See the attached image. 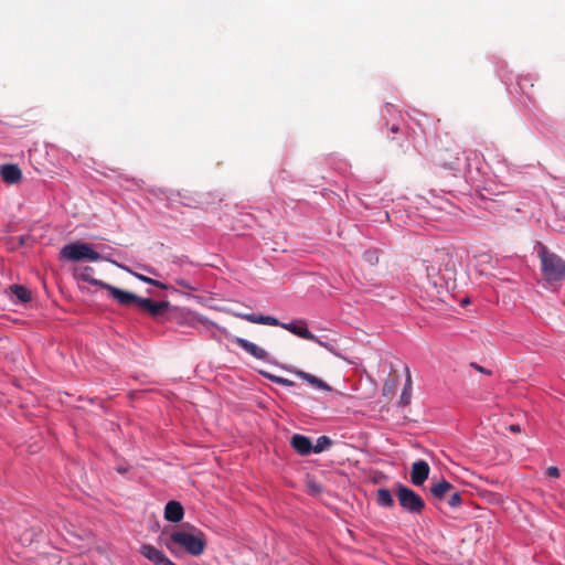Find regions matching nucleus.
Listing matches in <instances>:
<instances>
[{"label": "nucleus", "instance_id": "nucleus-1", "mask_svg": "<svg viewBox=\"0 0 565 565\" xmlns=\"http://www.w3.org/2000/svg\"><path fill=\"white\" fill-rule=\"evenodd\" d=\"M420 287L428 298H439L454 287L457 265L454 256L445 248L429 253L417 268Z\"/></svg>", "mask_w": 565, "mask_h": 565}, {"label": "nucleus", "instance_id": "nucleus-2", "mask_svg": "<svg viewBox=\"0 0 565 565\" xmlns=\"http://www.w3.org/2000/svg\"><path fill=\"white\" fill-rule=\"evenodd\" d=\"M164 546L173 555H178V548H182L192 556H200L206 548V537L201 530L194 526H190L189 530L182 527L169 535L164 541Z\"/></svg>", "mask_w": 565, "mask_h": 565}, {"label": "nucleus", "instance_id": "nucleus-3", "mask_svg": "<svg viewBox=\"0 0 565 565\" xmlns=\"http://www.w3.org/2000/svg\"><path fill=\"white\" fill-rule=\"evenodd\" d=\"M540 258L542 273L547 281L553 282L565 279V260L558 255L543 247L540 250Z\"/></svg>", "mask_w": 565, "mask_h": 565}, {"label": "nucleus", "instance_id": "nucleus-4", "mask_svg": "<svg viewBox=\"0 0 565 565\" xmlns=\"http://www.w3.org/2000/svg\"><path fill=\"white\" fill-rule=\"evenodd\" d=\"M60 257L71 262H81L84 259L97 262L102 259L99 253L94 250L89 244L83 242H74L64 245L60 252Z\"/></svg>", "mask_w": 565, "mask_h": 565}, {"label": "nucleus", "instance_id": "nucleus-5", "mask_svg": "<svg viewBox=\"0 0 565 565\" xmlns=\"http://www.w3.org/2000/svg\"><path fill=\"white\" fill-rule=\"evenodd\" d=\"M396 497L402 509L409 513L419 514L425 509L422 497L402 483L397 484Z\"/></svg>", "mask_w": 565, "mask_h": 565}, {"label": "nucleus", "instance_id": "nucleus-6", "mask_svg": "<svg viewBox=\"0 0 565 565\" xmlns=\"http://www.w3.org/2000/svg\"><path fill=\"white\" fill-rule=\"evenodd\" d=\"M138 308L148 313L151 318L158 321L171 320L170 315L171 303L169 301H153L150 298H141L138 302Z\"/></svg>", "mask_w": 565, "mask_h": 565}, {"label": "nucleus", "instance_id": "nucleus-7", "mask_svg": "<svg viewBox=\"0 0 565 565\" xmlns=\"http://www.w3.org/2000/svg\"><path fill=\"white\" fill-rule=\"evenodd\" d=\"M462 153V148L458 143L451 142L449 146L439 150V162L448 169L457 170L459 168L460 156Z\"/></svg>", "mask_w": 565, "mask_h": 565}, {"label": "nucleus", "instance_id": "nucleus-8", "mask_svg": "<svg viewBox=\"0 0 565 565\" xmlns=\"http://www.w3.org/2000/svg\"><path fill=\"white\" fill-rule=\"evenodd\" d=\"M281 328L288 330L292 334L302 338L305 340L313 341L321 347L329 348L327 343L321 341L318 337H316L307 327V322L305 320H299L296 322L281 323Z\"/></svg>", "mask_w": 565, "mask_h": 565}, {"label": "nucleus", "instance_id": "nucleus-9", "mask_svg": "<svg viewBox=\"0 0 565 565\" xmlns=\"http://www.w3.org/2000/svg\"><path fill=\"white\" fill-rule=\"evenodd\" d=\"M140 554L154 565H178L172 562L162 551L151 544H142Z\"/></svg>", "mask_w": 565, "mask_h": 565}, {"label": "nucleus", "instance_id": "nucleus-10", "mask_svg": "<svg viewBox=\"0 0 565 565\" xmlns=\"http://www.w3.org/2000/svg\"><path fill=\"white\" fill-rule=\"evenodd\" d=\"M103 289H106L109 295L116 299L120 305L129 306L131 303L138 305L140 297L137 295L106 284Z\"/></svg>", "mask_w": 565, "mask_h": 565}, {"label": "nucleus", "instance_id": "nucleus-11", "mask_svg": "<svg viewBox=\"0 0 565 565\" xmlns=\"http://www.w3.org/2000/svg\"><path fill=\"white\" fill-rule=\"evenodd\" d=\"M430 467L424 460L415 461L412 465L411 481L414 486H422L429 477Z\"/></svg>", "mask_w": 565, "mask_h": 565}, {"label": "nucleus", "instance_id": "nucleus-12", "mask_svg": "<svg viewBox=\"0 0 565 565\" xmlns=\"http://www.w3.org/2000/svg\"><path fill=\"white\" fill-rule=\"evenodd\" d=\"M233 342L236 343L242 349H244L246 352H248L250 355H253L257 360H267V356H268L267 352L264 349L256 345L255 343H253L246 339L238 338V337H236L233 340Z\"/></svg>", "mask_w": 565, "mask_h": 565}, {"label": "nucleus", "instance_id": "nucleus-13", "mask_svg": "<svg viewBox=\"0 0 565 565\" xmlns=\"http://www.w3.org/2000/svg\"><path fill=\"white\" fill-rule=\"evenodd\" d=\"M184 516V510L181 503L178 501H169L164 508V518L166 520L178 523Z\"/></svg>", "mask_w": 565, "mask_h": 565}, {"label": "nucleus", "instance_id": "nucleus-14", "mask_svg": "<svg viewBox=\"0 0 565 565\" xmlns=\"http://www.w3.org/2000/svg\"><path fill=\"white\" fill-rule=\"evenodd\" d=\"M0 174L4 182L13 184L21 180L22 173L17 164H3L0 168Z\"/></svg>", "mask_w": 565, "mask_h": 565}, {"label": "nucleus", "instance_id": "nucleus-15", "mask_svg": "<svg viewBox=\"0 0 565 565\" xmlns=\"http://www.w3.org/2000/svg\"><path fill=\"white\" fill-rule=\"evenodd\" d=\"M290 444L299 455L306 456L312 451L311 440L303 435H294L291 437Z\"/></svg>", "mask_w": 565, "mask_h": 565}, {"label": "nucleus", "instance_id": "nucleus-16", "mask_svg": "<svg viewBox=\"0 0 565 565\" xmlns=\"http://www.w3.org/2000/svg\"><path fill=\"white\" fill-rule=\"evenodd\" d=\"M242 319L252 322V323H259V324H268L274 327H281L282 322H279L278 319L271 316H264V315H254V313H244L238 315Z\"/></svg>", "mask_w": 565, "mask_h": 565}, {"label": "nucleus", "instance_id": "nucleus-17", "mask_svg": "<svg viewBox=\"0 0 565 565\" xmlns=\"http://www.w3.org/2000/svg\"><path fill=\"white\" fill-rule=\"evenodd\" d=\"M94 269L90 266H85L75 273V276L83 281L89 282L93 286L104 288L107 282L93 277Z\"/></svg>", "mask_w": 565, "mask_h": 565}, {"label": "nucleus", "instance_id": "nucleus-18", "mask_svg": "<svg viewBox=\"0 0 565 565\" xmlns=\"http://www.w3.org/2000/svg\"><path fill=\"white\" fill-rule=\"evenodd\" d=\"M295 374L298 377L307 381L308 383H310L311 385H313L315 387H317L319 390H323V391H328V392L331 391V387L329 386V384H327L324 381L318 379L317 376H315L310 373L297 370V371H295Z\"/></svg>", "mask_w": 565, "mask_h": 565}, {"label": "nucleus", "instance_id": "nucleus-19", "mask_svg": "<svg viewBox=\"0 0 565 565\" xmlns=\"http://www.w3.org/2000/svg\"><path fill=\"white\" fill-rule=\"evenodd\" d=\"M452 489L454 486L450 482L447 480H441L431 486L430 493L434 498L441 500Z\"/></svg>", "mask_w": 565, "mask_h": 565}, {"label": "nucleus", "instance_id": "nucleus-20", "mask_svg": "<svg viewBox=\"0 0 565 565\" xmlns=\"http://www.w3.org/2000/svg\"><path fill=\"white\" fill-rule=\"evenodd\" d=\"M377 503L385 508H392L394 504L393 497L391 491L385 488H381L377 490Z\"/></svg>", "mask_w": 565, "mask_h": 565}, {"label": "nucleus", "instance_id": "nucleus-21", "mask_svg": "<svg viewBox=\"0 0 565 565\" xmlns=\"http://www.w3.org/2000/svg\"><path fill=\"white\" fill-rule=\"evenodd\" d=\"M10 290L21 302H28L31 300L30 291L21 285H12L10 286Z\"/></svg>", "mask_w": 565, "mask_h": 565}, {"label": "nucleus", "instance_id": "nucleus-22", "mask_svg": "<svg viewBox=\"0 0 565 565\" xmlns=\"http://www.w3.org/2000/svg\"><path fill=\"white\" fill-rule=\"evenodd\" d=\"M411 387H412V376L409 369H406V383L405 387L401 394V404L408 405L411 402Z\"/></svg>", "mask_w": 565, "mask_h": 565}, {"label": "nucleus", "instance_id": "nucleus-23", "mask_svg": "<svg viewBox=\"0 0 565 565\" xmlns=\"http://www.w3.org/2000/svg\"><path fill=\"white\" fill-rule=\"evenodd\" d=\"M332 444V440L328 436H320L317 439V443L315 446H312V451L316 454L322 452L323 450L328 449Z\"/></svg>", "mask_w": 565, "mask_h": 565}, {"label": "nucleus", "instance_id": "nucleus-24", "mask_svg": "<svg viewBox=\"0 0 565 565\" xmlns=\"http://www.w3.org/2000/svg\"><path fill=\"white\" fill-rule=\"evenodd\" d=\"M131 274H132L136 278H138L139 280H141V281H143V282H147V284H149V285L156 286V287H158V288H160V289H164V290H166V289L168 288L166 284H163V282H161V281H159V280L152 279V278L147 277V276H145V275H141V274H139V273H134V271H131Z\"/></svg>", "mask_w": 565, "mask_h": 565}, {"label": "nucleus", "instance_id": "nucleus-25", "mask_svg": "<svg viewBox=\"0 0 565 565\" xmlns=\"http://www.w3.org/2000/svg\"><path fill=\"white\" fill-rule=\"evenodd\" d=\"M363 259L371 266L379 263V252L376 249H369L363 253Z\"/></svg>", "mask_w": 565, "mask_h": 565}, {"label": "nucleus", "instance_id": "nucleus-26", "mask_svg": "<svg viewBox=\"0 0 565 565\" xmlns=\"http://www.w3.org/2000/svg\"><path fill=\"white\" fill-rule=\"evenodd\" d=\"M462 497L459 491H455L450 494L448 500V505L452 509H456L461 505Z\"/></svg>", "mask_w": 565, "mask_h": 565}, {"label": "nucleus", "instance_id": "nucleus-27", "mask_svg": "<svg viewBox=\"0 0 565 565\" xmlns=\"http://www.w3.org/2000/svg\"><path fill=\"white\" fill-rule=\"evenodd\" d=\"M274 383H277V384H280L282 386H292L295 385V383L291 381V380H288V379H285V377H280V376H275V375H270L268 376Z\"/></svg>", "mask_w": 565, "mask_h": 565}, {"label": "nucleus", "instance_id": "nucleus-28", "mask_svg": "<svg viewBox=\"0 0 565 565\" xmlns=\"http://www.w3.org/2000/svg\"><path fill=\"white\" fill-rule=\"evenodd\" d=\"M546 475L552 478H558L559 477V470L557 467H548L546 470Z\"/></svg>", "mask_w": 565, "mask_h": 565}, {"label": "nucleus", "instance_id": "nucleus-29", "mask_svg": "<svg viewBox=\"0 0 565 565\" xmlns=\"http://www.w3.org/2000/svg\"><path fill=\"white\" fill-rule=\"evenodd\" d=\"M471 366L475 367L478 372L491 375L492 372L490 370L484 369L483 366L478 365L477 363H471Z\"/></svg>", "mask_w": 565, "mask_h": 565}, {"label": "nucleus", "instance_id": "nucleus-30", "mask_svg": "<svg viewBox=\"0 0 565 565\" xmlns=\"http://www.w3.org/2000/svg\"><path fill=\"white\" fill-rule=\"evenodd\" d=\"M179 286L183 287V288H186V289H190V290H195L193 287H191L188 282H185L184 280H178L177 281Z\"/></svg>", "mask_w": 565, "mask_h": 565}, {"label": "nucleus", "instance_id": "nucleus-31", "mask_svg": "<svg viewBox=\"0 0 565 565\" xmlns=\"http://www.w3.org/2000/svg\"><path fill=\"white\" fill-rule=\"evenodd\" d=\"M143 268H145V270H146L147 273L152 274V275H157V270H156L154 268H152V267H147V266H145Z\"/></svg>", "mask_w": 565, "mask_h": 565}, {"label": "nucleus", "instance_id": "nucleus-32", "mask_svg": "<svg viewBox=\"0 0 565 565\" xmlns=\"http://www.w3.org/2000/svg\"><path fill=\"white\" fill-rule=\"evenodd\" d=\"M510 430H512L514 433H518V431H520V426L519 425H511L510 426Z\"/></svg>", "mask_w": 565, "mask_h": 565}, {"label": "nucleus", "instance_id": "nucleus-33", "mask_svg": "<svg viewBox=\"0 0 565 565\" xmlns=\"http://www.w3.org/2000/svg\"><path fill=\"white\" fill-rule=\"evenodd\" d=\"M398 130H399V128H398L396 125H393V126L391 127V131H392V132H397Z\"/></svg>", "mask_w": 565, "mask_h": 565}, {"label": "nucleus", "instance_id": "nucleus-34", "mask_svg": "<svg viewBox=\"0 0 565 565\" xmlns=\"http://www.w3.org/2000/svg\"><path fill=\"white\" fill-rule=\"evenodd\" d=\"M117 471H118V472H120V473H124V472H126V471H127V469H126V468H124V467H118V468H117Z\"/></svg>", "mask_w": 565, "mask_h": 565}]
</instances>
